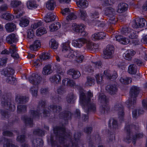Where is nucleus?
Masks as SVG:
<instances>
[{
  "label": "nucleus",
  "instance_id": "nucleus-11",
  "mask_svg": "<svg viewBox=\"0 0 147 147\" xmlns=\"http://www.w3.org/2000/svg\"><path fill=\"white\" fill-rule=\"evenodd\" d=\"M125 130L127 132V136L124 138V141L127 143H129L131 141V137L133 136L132 133L130 132V125H126Z\"/></svg>",
  "mask_w": 147,
  "mask_h": 147
},
{
  "label": "nucleus",
  "instance_id": "nucleus-43",
  "mask_svg": "<svg viewBox=\"0 0 147 147\" xmlns=\"http://www.w3.org/2000/svg\"><path fill=\"white\" fill-rule=\"evenodd\" d=\"M136 52L132 50L128 51V52L125 54V59L130 60L132 59V57L134 56Z\"/></svg>",
  "mask_w": 147,
  "mask_h": 147
},
{
  "label": "nucleus",
  "instance_id": "nucleus-57",
  "mask_svg": "<svg viewBox=\"0 0 147 147\" xmlns=\"http://www.w3.org/2000/svg\"><path fill=\"white\" fill-rule=\"evenodd\" d=\"M51 47L54 49H56L58 47V43L54 39H52L51 41Z\"/></svg>",
  "mask_w": 147,
  "mask_h": 147
},
{
  "label": "nucleus",
  "instance_id": "nucleus-13",
  "mask_svg": "<svg viewBox=\"0 0 147 147\" xmlns=\"http://www.w3.org/2000/svg\"><path fill=\"white\" fill-rule=\"evenodd\" d=\"M146 21L144 18H137L136 19L132 26L135 28L142 27L145 26Z\"/></svg>",
  "mask_w": 147,
  "mask_h": 147
},
{
  "label": "nucleus",
  "instance_id": "nucleus-25",
  "mask_svg": "<svg viewBox=\"0 0 147 147\" xmlns=\"http://www.w3.org/2000/svg\"><path fill=\"white\" fill-rule=\"evenodd\" d=\"M61 77L59 74H56L50 77L49 80L52 83L55 84H59L60 82Z\"/></svg>",
  "mask_w": 147,
  "mask_h": 147
},
{
  "label": "nucleus",
  "instance_id": "nucleus-50",
  "mask_svg": "<svg viewBox=\"0 0 147 147\" xmlns=\"http://www.w3.org/2000/svg\"><path fill=\"white\" fill-rule=\"evenodd\" d=\"M132 79L130 78H121L120 80V82L124 84H128L129 82L131 83Z\"/></svg>",
  "mask_w": 147,
  "mask_h": 147
},
{
  "label": "nucleus",
  "instance_id": "nucleus-10",
  "mask_svg": "<svg viewBox=\"0 0 147 147\" xmlns=\"http://www.w3.org/2000/svg\"><path fill=\"white\" fill-rule=\"evenodd\" d=\"M41 77L38 74H33L29 78L30 82L35 86L39 84L41 82Z\"/></svg>",
  "mask_w": 147,
  "mask_h": 147
},
{
  "label": "nucleus",
  "instance_id": "nucleus-4",
  "mask_svg": "<svg viewBox=\"0 0 147 147\" xmlns=\"http://www.w3.org/2000/svg\"><path fill=\"white\" fill-rule=\"evenodd\" d=\"M11 94L9 93L3 95L1 104L3 107L13 111L15 110L16 107L11 101Z\"/></svg>",
  "mask_w": 147,
  "mask_h": 147
},
{
  "label": "nucleus",
  "instance_id": "nucleus-23",
  "mask_svg": "<svg viewBox=\"0 0 147 147\" xmlns=\"http://www.w3.org/2000/svg\"><path fill=\"white\" fill-rule=\"evenodd\" d=\"M72 26L74 31L79 33L81 30H84L85 28V26L82 24L78 25L74 23L73 24Z\"/></svg>",
  "mask_w": 147,
  "mask_h": 147
},
{
  "label": "nucleus",
  "instance_id": "nucleus-16",
  "mask_svg": "<svg viewBox=\"0 0 147 147\" xmlns=\"http://www.w3.org/2000/svg\"><path fill=\"white\" fill-rule=\"evenodd\" d=\"M104 74L107 79L109 80L113 79L114 80L118 76L116 71H114L113 74H112L111 73V71L109 70L105 71Z\"/></svg>",
  "mask_w": 147,
  "mask_h": 147
},
{
  "label": "nucleus",
  "instance_id": "nucleus-61",
  "mask_svg": "<svg viewBox=\"0 0 147 147\" xmlns=\"http://www.w3.org/2000/svg\"><path fill=\"white\" fill-rule=\"evenodd\" d=\"M7 60L6 58H0V67L5 66Z\"/></svg>",
  "mask_w": 147,
  "mask_h": 147
},
{
  "label": "nucleus",
  "instance_id": "nucleus-38",
  "mask_svg": "<svg viewBox=\"0 0 147 147\" xmlns=\"http://www.w3.org/2000/svg\"><path fill=\"white\" fill-rule=\"evenodd\" d=\"M61 26V24L59 22H57L50 25L49 26L50 31L53 32L57 30Z\"/></svg>",
  "mask_w": 147,
  "mask_h": 147
},
{
  "label": "nucleus",
  "instance_id": "nucleus-59",
  "mask_svg": "<svg viewBox=\"0 0 147 147\" xmlns=\"http://www.w3.org/2000/svg\"><path fill=\"white\" fill-rule=\"evenodd\" d=\"M76 16L73 13H71L69 14V15L66 17V20L67 21L71 20H73L76 18Z\"/></svg>",
  "mask_w": 147,
  "mask_h": 147
},
{
  "label": "nucleus",
  "instance_id": "nucleus-18",
  "mask_svg": "<svg viewBox=\"0 0 147 147\" xmlns=\"http://www.w3.org/2000/svg\"><path fill=\"white\" fill-rule=\"evenodd\" d=\"M67 74L69 75H72V78L76 79L79 77L81 76L80 72L76 71L74 69H70L67 72Z\"/></svg>",
  "mask_w": 147,
  "mask_h": 147
},
{
  "label": "nucleus",
  "instance_id": "nucleus-7",
  "mask_svg": "<svg viewBox=\"0 0 147 147\" xmlns=\"http://www.w3.org/2000/svg\"><path fill=\"white\" fill-rule=\"evenodd\" d=\"M21 1L17 0H14L11 2V6L14 8L13 9L14 13L16 14V16L17 18H19L22 15L23 13V8H16L18 6L21 5Z\"/></svg>",
  "mask_w": 147,
  "mask_h": 147
},
{
  "label": "nucleus",
  "instance_id": "nucleus-17",
  "mask_svg": "<svg viewBox=\"0 0 147 147\" xmlns=\"http://www.w3.org/2000/svg\"><path fill=\"white\" fill-rule=\"evenodd\" d=\"M78 54L77 51H74L72 49H70L69 51H67V54H65V56L71 59L76 58Z\"/></svg>",
  "mask_w": 147,
  "mask_h": 147
},
{
  "label": "nucleus",
  "instance_id": "nucleus-6",
  "mask_svg": "<svg viewBox=\"0 0 147 147\" xmlns=\"http://www.w3.org/2000/svg\"><path fill=\"white\" fill-rule=\"evenodd\" d=\"M99 100L102 104L100 107V111L102 114H105L108 113L110 108L107 105L108 99L107 96L103 93L100 94L99 97Z\"/></svg>",
  "mask_w": 147,
  "mask_h": 147
},
{
  "label": "nucleus",
  "instance_id": "nucleus-31",
  "mask_svg": "<svg viewBox=\"0 0 147 147\" xmlns=\"http://www.w3.org/2000/svg\"><path fill=\"white\" fill-rule=\"evenodd\" d=\"M137 70V68L135 64H131L128 67V72L130 74H136Z\"/></svg>",
  "mask_w": 147,
  "mask_h": 147
},
{
  "label": "nucleus",
  "instance_id": "nucleus-58",
  "mask_svg": "<svg viewBox=\"0 0 147 147\" xmlns=\"http://www.w3.org/2000/svg\"><path fill=\"white\" fill-rule=\"evenodd\" d=\"M143 134L142 133H139L137 134L134 136L133 139L132 143L134 144H135L136 143V140L137 138H143Z\"/></svg>",
  "mask_w": 147,
  "mask_h": 147
},
{
  "label": "nucleus",
  "instance_id": "nucleus-48",
  "mask_svg": "<svg viewBox=\"0 0 147 147\" xmlns=\"http://www.w3.org/2000/svg\"><path fill=\"white\" fill-rule=\"evenodd\" d=\"M131 31V28L125 26L122 28L121 30V32L122 34L128 36L129 33Z\"/></svg>",
  "mask_w": 147,
  "mask_h": 147
},
{
  "label": "nucleus",
  "instance_id": "nucleus-3",
  "mask_svg": "<svg viewBox=\"0 0 147 147\" xmlns=\"http://www.w3.org/2000/svg\"><path fill=\"white\" fill-rule=\"evenodd\" d=\"M80 102L83 104V108L86 113L90 112H94L96 111V107L95 104L93 102H91L90 99L93 96V94L90 91L88 92L86 97L85 93L82 91H80Z\"/></svg>",
  "mask_w": 147,
  "mask_h": 147
},
{
  "label": "nucleus",
  "instance_id": "nucleus-30",
  "mask_svg": "<svg viewBox=\"0 0 147 147\" xmlns=\"http://www.w3.org/2000/svg\"><path fill=\"white\" fill-rule=\"evenodd\" d=\"M41 46V43L40 40H36L30 46L29 48L32 51H36L37 50V48Z\"/></svg>",
  "mask_w": 147,
  "mask_h": 147
},
{
  "label": "nucleus",
  "instance_id": "nucleus-29",
  "mask_svg": "<svg viewBox=\"0 0 147 147\" xmlns=\"http://www.w3.org/2000/svg\"><path fill=\"white\" fill-rule=\"evenodd\" d=\"M5 28L7 32H11L14 30L16 28V26L13 23H8L5 25Z\"/></svg>",
  "mask_w": 147,
  "mask_h": 147
},
{
  "label": "nucleus",
  "instance_id": "nucleus-26",
  "mask_svg": "<svg viewBox=\"0 0 147 147\" xmlns=\"http://www.w3.org/2000/svg\"><path fill=\"white\" fill-rule=\"evenodd\" d=\"M28 97L26 96H18L16 98V101L20 104L26 103L28 101Z\"/></svg>",
  "mask_w": 147,
  "mask_h": 147
},
{
  "label": "nucleus",
  "instance_id": "nucleus-5",
  "mask_svg": "<svg viewBox=\"0 0 147 147\" xmlns=\"http://www.w3.org/2000/svg\"><path fill=\"white\" fill-rule=\"evenodd\" d=\"M139 91L140 89L138 87L133 86L131 88L130 92V98L126 102V104L129 109H132L134 107V105L136 103V98Z\"/></svg>",
  "mask_w": 147,
  "mask_h": 147
},
{
  "label": "nucleus",
  "instance_id": "nucleus-1",
  "mask_svg": "<svg viewBox=\"0 0 147 147\" xmlns=\"http://www.w3.org/2000/svg\"><path fill=\"white\" fill-rule=\"evenodd\" d=\"M56 137L51 135V142L52 147H78V139L81 136L80 132L74 134L75 141H71V133L64 127H56L53 129Z\"/></svg>",
  "mask_w": 147,
  "mask_h": 147
},
{
  "label": "nucleus",
  "instance_id": "nucleus-53",
  "mask_svg": "<svg viewBox=\"0 0 147 147\" xmlns=\"http://www.w3.org/2000/svg\"><path fill=\"white\" fill-rule=\"evenodd\" d=\"M16 81V78L13 77L10 75L7 77L6 82L9 84H13Z\"/></svg>",
  "mask_w": 147,
  "mask_h": 147
},
{
  "label": "nucleus",
  "instance_id": "nucleus-2",
  "mask_svg": "<svg viewBox=\"0 0 147 147\" xmlns=\"http://www.w3.org/2000/svg\"><path fill=\"white\" fill-rule=\"evenodd\" d=\"M45 101H40L39 102L36 111L33 110H31L29 111L30 117L25 116L24 117L23 120L26 125L29 126L30 127H32L33 125V119L35 118H38L40 114H41L42 110L44 117L47 116L49 115V112L45 109Z\"/></svg>",
  "mask_w": 147,
  "mask_h": 147
},
{
  "label": "nucleus",
  "instance_id": "nucleus-32",
  "mask_svg": "<svg viewBox=\"0 0 147 147\" xmlns=\"http://www.w3.org/2000/svg\"><path fill=\"white\" fill-rule=\"evenodd\" d=\"M49 107L50 109L51 110L54 114L59 113L62 110V108L61 106L54 105H50Z\"/></svg>",
  "mask_w": 147,
  "mask_h": 147
},
{
  "label": "nucleus",
  "instance_id": "nucleus-46",
  "mask_svg": "<svg viewBox=\"0 0 147 147\" xmlns=\"http://www.w3.org/2000/svg\"><path fill=\"white\" fill-rule=\"evenodd\" d=\"M110 121L112 122V125L111 128L114 131L118 129V125L117 120L112 119L110 120Z\"/></svg>",
  "mask_w": 147,
  "mask_h": 147
},
{
  "label": "nucleus",
  "instance_id": "nucleus-9",
  "mask_svg": "<svg viewBox=\"0 0 147 147\" xmlns=\"http://www.w3.org/2000/svg\"><path fill=\"white\" fill-rule=\"evenodd\" d=\"M113 109L114 111L117 112L119 117L122 120L124 117L125 113L123 108L122 104L119 103L116 104L113 108Z\"/></svg>",
  "mask_w": 147,
  "mask_h": 147
},
{
  "label": "nucleus",
  "instance_id": "nucleus-55",
  "mask_svg": "<svg viewBox=\"0 0 147 147\" xmlns=\"http://www.w3.org/2000/svg\"><path fill=\"white\" fill-rule=\"evenodd\" d=\"M40 57L41 60H46L49 59L50 58V54L47 53H42V55L40 56Z\"/></svg>",
  "mask_w": 147,
  "mask_h": 147
},
{
  "label": "nucleus",
  "instance_id": "nucleus-45",
  "mask_svg": "<svg viewBox=\"0 0 147 147\" xmlns=\"http://www.w3.org/2000/svg\"><path fill=\"white\" fill-rule=\"evenodd\" d=\"M38 88L37 86L32 87L30 90V91L33 96L36 97L37 96Z\"/></svg>",
  "mask_w": 147,
  "mask_h": 147
},
{
  "label": "nucleus",
  "instance_id": "nucleus-62",
  "mask_svg": "<svg viewBox=\"0 0 147 147\" xmlns=\"http://www.w3.org/2000/svg\"><path fill=\"white\" fill-rule=\"evenodd\" d=\"M32 63H33V66L36 68L40 67L42 64L41 62L38 59L36 60L35 61H34Z\"/></svg>",
  "mask_w": 147,
  "mask_h": 147
},
{
  "label": "nucleus",
  "instance_id": "nucleus-21",
  "mask_svg": "<svg viewBox=\"0 0 147 147\" xmlns=\"http://www.w3.org/2000/svg\"><path fill=\"white\" fill-rule=\"evenodd\" d=\"M14 70L11 68H6L1 71V74L7 77L12 75L14 73Z\"/></svg>",
  "mask_w": 147,
  "mask_h": 147
},
{
  "label": "nucleus",
  "instance_id": "nucleus-44",
  "mask_svg": "<svg viewBox=\"0 0 147 147\" xmlns=\"http://www.w3.org/2000/svg\"><path fill=\"white\" fill-rule=\"evenodd\" d=\"M47 33L45 28L41 27L38 28L36 31V35L37 36H40Z\"/></svg>",
  "mask_w": 147,
  "mask_h": 147
},
{
  "label": "nucleus",
  "instance_id": "nucleus-40",
  "mask_svg": "<svg viewBox=\"0 0 147 147\" xmlns=\"http://www.w3.org/2000/svg\"><path fill=\"white\" fill-rule=\"evenodd\" d=\"M95 80L94 78L88 76L87 77V81L85 83L86 86H91L94 85Z\"/></svg>",
  "mask_w": 147,
  "mask_h": 147
},
{
  "label": "nucleus",
  "instance_id": "nucleus-49",
  "mask_svg": "<svg viewBox=\"0 0 147 147\" xmlns=\"http://www.w3.org/2000/svg\"><path fill=\"white\" fill-rule=\"evenodd\" d=\"M79 15L81 19L83 20H85L87 17L86 11L82 9L79 10Z\"/></svg>",
  "mask_w": 147,
  "mask_h": 147
},
{
  "label": "nucleus",
  "instance_id": "nucleus-19",
  "mask_svg": "<svg viewBox=\"0 0 147 147\" xmlns=\"http://www.w3.org/2000/svg\"><path fill=\"white\" fill-rule=\"evenodd\" d=\"M115 38L117 41L123 45H127L129 42V40L128 38L123 37L122 36H116Z\"/></svg>",
  "mask_w": 147,
  "mask_h": 147
},
{
  "label": "nucleus",
  "instance_id": "nucleus-60",
  "mask_svg": "<svg viewBox=\"0 0 147 147\" xmlns=\"http://www.w3.org/2000/svg\"><path fill=\"white\" fill-rule=\"evenodd\" d=\"M27 37L29 38H33L34 36V32L33 30L30 29L27 30Z\"/></svg>",
  "mask_w": 147,
  "mask_h": 147
},
{
  "label": "nucleus",
  "instance_id": "nucleus-52",
  "mask_svg": "<svg viewBox=\"0 0 147 147\" xmlns=\"http://www.w3.org/2000/svg\"><path fill=\"white\" fill-rule=\"evenodd\" d=\"M75 96L72 93L68 94L66 98V101L68 103H73Z\"/></svg>",
  "mask_w": 147,
  "mask_h": 147
},
{
  "label": "nucleus",
  "instance_id": "nucleus-37",
  "mask_svg": "<svg viewBox=\"0 0 147 147\" xmlns=\"http://www.w3.org/2000/svg\"><path fill=\"white\" fill-rule=\"evenodd\" d=\"M27 107L26 105H20L17 106V113H25L27 111Z\"/></svg>",
  "mask_w": 147,
  "mask_h": 147
},
{
  "label": "nucleus",
  "instance_id": "nucleus-12",
  "mask_svg": "<svg viewBox=\"0 0 147 147\" xmlns=\"http://www.w3.org/2000/svg\"><path fill=\"white\" fill-rule=\"evenodd\" d=\"M86 39L84 38H79L73 40L72 44L75 47L80 48L86 43Z\"/></svg>",
  "mask_w": 147,
  "mask_h": 147
},
{
  "label": "nucleus",
  "instance_id": "nucleus-51",
  "mask_svg": "<svg viewBox=\"0 0 147 147\" xmlns=\"http://www.w3.org/2000/svg\"><path fill=\"white\" fill-rule=\"evenodd\" d=\"M29 23V21L25 18H22L20 21V25L22 27H25L27 26Z\"/></svg>",
  "mask_w": 147,
  "mask_h": 147
},
{
  "label": "nucleus",
  "instance_id": "nucleus-34",
  "mask_svg": "<svg viewBox=\"0 0 147 147\" xmlns=\"http://www.w3.org/2000/svg\"><path fill=\"white\" fill-rule=\"evenodd\" d=\"M52 72L51 66L50 65H45L43 68L42 73L43 75H48Z\"/></svg>",
  "mask_w": 147,
  "mask_h": 147
},
{
  "label": "nucleus",
  "instance_id": "nucleus-63",
  "mask_svg": "<svg viewBox=\"0 0 147 147\" xmlns=\"http://www.w3.org/2000/svg\"><path fill=\"white\" fill-rule=\"evenodd\" d=\"M109 135L108 136L107 141L109 142H111L113 141L115 139V136L113 133L110 132L109 133Z\"/></svg>",
  "mask_w": 147,
  "mask_h": 147
},
{
  "label": "nucleus",
  "instance_id": "nucleus-24",
  "mask_svg": "<svg viewBox=\"0 0 147 147\" xmlns=\"http://www.w3.org/2000/svg\"><path fill=\"white\" fill-rule=\"evenodd\" d=\"M56 18V16L53 13H48L44 18V20L46 23L54 21Z\"/></svg>",
  "mask_w": 147,
  "mask_h": 147
},
{
  "label": "nucleus",
  "instance_id": "nucleus-56",
  "mask_svg": "<svg viewBox=\"0 0 147 147\" xmlns=\"http://www.w3.org/2000/svg\"><path fill=\"white\" fill-rule=\"evenodd\" d=\"M128 36L130 38L134 39L137 38L138 36L136 35V32L131 29V31L129 33Z\"/></svg>",
  "mask_w": 147,
  "mask_h": 147
},
{
  "label": "nucleus",
  "instance_id": "nucleus-15",
  "mask_svg": "<svg viewBox=\"0 0 147 147\" xmlns=\"http://www.w3.org/2000/svg\"><path fill=\"white\" fill-rule=\"evenodd\" d=\"M86 48L90 51H93L96 49V45H95L89 39H86Z\"/></svg>",
  "mask_w": 147,
  "mask_h": 147
},
{
  "label": "nucleus",
  "instance_id": "nucleus-35",
  "mask_svg": "<svg viewBox=\"0 0 147 147\" xmlns=\"http://www.w3.org/2000/svg\"><path fill=\"white\" fill-rule=\"evenodd\" d=\"M32 143L33 146L34 147H40L42 146L43 142L42 139L37 138L34 140Z\"/></svg>",
  "mask_w": 147,
  "mask_h": 147
},
{
  "label": "nucleus",
  "instance_id": "nucleus-33",
  "mask_svg": "<svg viewBox=\"0 0 147 147\" xmlns=\"http://www.w3.org/2000/svg\"><path fill=\"white\" fill-rule=\"evenodd\" d=\"M56 6L55 1L53 0L48 1L46 4V7L49 10H53Z\"/></svg>",
  "mask_w": 147,
  "mask_h": 147
},
{
  "label": "nucleus",
  "instance_id": "nucleus-14",
  "mask_svg": "<svg viewBox=\"0 0 147 147\" xmlns=\"http://www.w3.org/2000/svg\"><path fill=\"white\" fill-rule=\"evenodd\" d=\"M105 36L106 34L105 33L100 32L93 34L91 37V38L93 40L95 41L104 39Z\"/></svg>",
  "mask_w": 147,
  "mask_h": 147
},
{
  "label": "nucleus",
  "instance_id": "nucleus-54",
  "mask_svg": "<svg viewBox=\"0 0 147 147\" xmlns=\"http://www.w3.org/2000/svg\"><path fill=\"white\" fill-rule=\"evenodd\" d=\"M27 5L28 7H30V8L31 9L33 8H36L37 5L35 3V2L32 0H30L27 2Z\"/></svg>",
  "mask_w": 147,
  "mask_h": 147
},
{
  "label": "nucleus",
  "instance_id": "nucleus-36",
  "mask_svg": "<svg viewBox=\"0 0 147 147\" xmlns=\"http://www.w3.org/2000/svg\"><path fill=\"white\" fill-rule=\"evenodd\" d=\"M76 4L78 7L85 8L88 5L87 2L86 0H79L77 2Z\"/></svg>",
  "mask_w": 147,
  "mask_h": 147
},
{
  "label": "nucleus",
  "instance_id": "nucleus-41",
  "mask_svg": "<svg viewBox=\"0 0 147 147\" xmlns=\"http://www.w3.org/2000/svg\"><path fill=\"white\" fill-rule=\"evenodd\" d=\"M1 17L6 20H11L13 18L14 16L13 15L10 13H6L2 14L1 16Z\"/></svg>",
  "mask_w": 147,
  "mask_h": 147
},
{
  "label": "nucleus",
  "instance_id": "nucleus-20",
  "mask_svg": "<svg viewBox=\"0 0 147 147\" xmlns=\"http://www.w3.org/2000/svg\"><path fill=\"white\" fill-rule=\"evenodd\" d=\"M18 40L15 34L11 33L9 34L6 38L7 42L10 44L16 42Z\"/></svg>",
  "mask_w": 147,
  "mask_h": 147
},
{
  "label": "nucleus",
  "instance_id": "nucleus-64",
  "mask_svg": "<svg viewBox=\"0 0 147 147\" xmlns=\"http://www.w3.org/2000/svg\"><path fill=\"white\" fill-rule=\"evenodd\" d=\"M9 51L11 53H15L17 51V48L15 45H11L9 48Z\"/></svg>",
  "mask_w": 147,
  "mask_h": 147
},
{
  "label": "nucleus",
  "instance_id": "nucleus-39",
  "mask_svg": "<svg viewBox=\"0 0 147 147\" xmlns=\"http://www.w3.org/2000/svg\"><path fill=\"white\" fill-rule=\"evenodd\" d=\"M11 140L7 139H5L3 143V147H18L11 143Z\"/></svg>",
  "mask_w": 147,
  "mask_h": 147
},
{
  "label": "nucleus",
  "instance_id": "nucleus-28",
  "mask_svg": "<svg viewBox=\"0 0 147 147\" xmlns=\"http://www.w3.org/2000/svg\"><path fill=\"white\" fill-rule=\"evenodd\" d=\"M59 117L61 119H63L65 120L66 121L70 119L71 113L68 111H64L59 114Z\"/></svg>",
  "mask_w": 147,
  "mask_h": 147
},
{
  "label": "nucleus",
  "instance_id": "nucleus-8",
  "mask_svg": "<svg viewBox=\"0 0 147 147\" xmlns=\"http://www.w3.org/2000/svg\"><path fill=\"white\" fill-rule=\"evenodd\" d=\"M114 52V47L111 45H108L104 51L105 59L111 58L113 56Z\"/></svg>",
  "mask_w": 147,
  "mask_h": 147
},
{
  "label": "nucleus",
  "instance_id": "nucleus-42",
  "mask_svg": "<svg viewBox=\"0 0 147 147\" xmlns=\"http://www.w3.org/2000/svg\"><path fill=\"white\" fill-rule=\"evenodd\" d=\"M115 13V10L112 7H107L105 8V14L106 16L109 17L111 16H113V15Z\"/></svg>",
  "mask_w": 147,
  "mask_h": 147
},
{
  "label": "nucleus",
  "instance_id": "nucleus-27",
  "mask_svg": "<svg viewBox=\"0 0 147 147\" xmlns=\"http://www.w3.org/2000/svg\"><path fill=\"white\" fill-rule=\"evenodd\" d=\"M128 8V5L124 3H120L118 7L117 11L119 13H121L126 11Z\"/></svg>",
  "mask_w": 147,
  "mask_h": 147
},
{
  "label": "nucleus",
  "instance_id": "nucleus-22",
  "mask_svg": "<svg viewBox=\"0 0 147 147\" xmlns=\"http://www.w3.org/2000/svg\"><path fill=\"white\" fill-rule=\"evenodd\" d=\"M106 90L111 94H114L117 92V89L115 84L108 85L106 88Z\"/></svg>",
  "mask_w": 147,
  "mask_h": 147
},
{
  "label": "nucleus",
  "instance_id": "nucleus-47",
  "mask_svg": "<svg viewBox=\"0 0 147 147\" xmlns=\"http://www.w3.org/2000/svg\"><path fill=\"white\" fill-rule=\"evenodd\" d=\"M33 134L35 135L42 136L45 134V132L43 130L39 129H36L33 130Z\"/></svg>",
  "mask_w": 147,
  "mask_h": 147
}]
</instances>
